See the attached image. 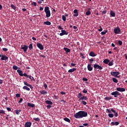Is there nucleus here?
Returning a JSON list of instances; mask_svg holds the SVG:
<instances>
[{
    "instance_id": "nucleus-50",
    "label": "nucleus",
    "mask_w": 127,
    "mask_h": 127,
    "mask_svg": "<svg viewBox=\"0 0 127 127\" xmlns=\"http://www.w3.org/2000/svg\"><path fill=\"white\" fill-rule=\"evenodd\" d=\"M108 65L109 66H113V65H114V63H113L112 62H109Z\"/></svg>"
},
{
    "instance_id": "nucleus-15",
    "label": "nucleus",
    "mask_w": 127,
    "mask_h": 127,
    "mask_svg": "<svg viewBox=\"0 0 127 127\" xmlns=\"http://www.w3.org/2000/svg\"><path fill=\"white\" fill-rule=\"evenodd\" d=\"M87 69L88 71H93V67H92V64H91L87 65Z\"/></svg>"
},
{
    "instance_id": "nucleus-12",
    "label": "nucleus",
    "mask_w": 127,
    "mask_h": 127,
    "mask_svg": "<svg viewBox=\"0 0 127 127\" xmlns=\"http://www.w3.org/2000/svg\"><path fill=\"white\" fill-rule=\"evenodd\" d=\"M116 90L118 92H126V89L124 88L118 87Z\"/></svg>"
},
{
    "instance_id": "nucleus-53",
    "label": "nucleus",
    "mask_w": 127,
    "mask_h": 127,
    "mask_svg": "<svg viewBox=\"0 0 127 127\" xmlns=\"http://www.w3.org/2000/svg\"><path fill=\"white\" fill-rule=\"evenodd\" d=\"M107 13V10H105L102 12V14H106Z\"/></svg>"
},
{
    "instance_id": "nucleus-9",
    "label": "nucleus",
    "mask_w": 127,
    "mask_h": 127,
    "mask_svg": "<svg viewBox=\"0 0 127 127\" xmlns=\"http://www.w3.org/2000/svg\"><path fill=\"white\" fill-rule=\"evenodd\" d=\"M93 67L94 69H99V70H102L103 69V67L98 64H94Z\"/></svg>"
},
{
    "instance_id": "nucleus-17",
    "label": "nucleus",
    "mask_w": 127,
    "mask_h": 127,
    "mask_svg": "<svg viewBox=\"0 0 127 127\" xmlns=\"http://www.w3.org/2000/svg\"><path fill=\"white\" fill-rule=\"evenodd\" d=\"M28 107H30V108H34L35 107V104H31L29 102L27 103Z\"/></svg>"
},
{
    "instance_id": "nucleus-5",
    "label": "nucleus",
    "mask_w": 127,
    "mask_h": 127,
    "mask_svg": "<svg viewBox=\"0 0 127 127\" xmlns=\"http://www.w3.org/2000/svg\"><path fill=\"white\" fill-rule=\"evenodd\" d=\"M80 113L81 115V119H82V118L88 117V113H87V112L80 111Z\"/></svg>"
},
{
    "instance_id": "nucleus-16",
    "label": "nucleus",
    "mask_w": 127,
    "mask_h": 127,
    "mask_svg": "<svg viewBox=\"0 0 127 127\" xmlns=\"http://www.w3.org/2000/svg\"><path fill=\"white\" fill-rule=\"evenodd\" d=\"M84 100L86 101V100H88V98H87L86 96H82L80 99H79L78 101L79 102H81V101Z\"/></svg>"
},
{
    "instance_id": "nucleus-59",
    "label": "nucleus",
    "mask_w": 127,
    "mask_h": 127,
    "mask_svg": "<svg viewBox=\"0 0 127 127\" xmlns=\"http://www.w3.org/2000/svg\"><path fill=\"white\" fill-rule=\"evenodd\" d=\"M58 29H59L60 30H63V28H62V27H61V26H59V27L58 28Z\"/></svg>"
},
{
    "instance_id": "nucleus-8",
    "label": "nucleus",
    "mask_w": 127,
    "mask_h": 127,
    "mask_svg": "<svg viewBox=\"0 0 127 127\" xmlns=\"http://www.w3.org/2000/svg\"><path fill=\"white\" fill-rule=\"evenodd\" d=\"M121 32V28L119 26H117L116 28L114 29V33L115 34H120Z\"/></svg>"
},
{
    "instance_id": "nucleus-57",
    "label": "nucleus",
    "mask_w": 127,
    "mask_h": 127,
    "mask_svg": "<svg viewBox=\"0 0 127 127\" xmlns=\"http://www.w3.org/2000/svg\"><path fill=\"white\" fill-rule=\"evenodd\" d=\"M22 101H23V99L20 98V100H19V102H18V103H19V104H20V103H22Z\"/></svg>"
},
{
    "instance_id": "nucleus-36",
    "label": "nucleus",
    "mask_w": 127,
    "mask_h": 127,
    "mask_svg": "<svg viewBox=\"0 0 127 127\" xmlns=\"http://www.w3.org/2000/svg\"><path fill=\"white\" fill-rule=\"evenodd\" d=\"M29 49L30 50H31V49H33V47L32 46V44H30L29 46Z\"/></svg>"
},
{
    "instance_id": "nucleus-22",
    "label": "nucleus",
    "mask_w": 127,
    "mask_h": 127,
    "mask_svg": "<svg viewBox=\"0 0 127 127\" xmlns=\"http://www.w3.org/2000/svg\"><path fill=\"white\" fill-rule=\"evenodd\" d=\"M89 56H91V57H95L96 56V54L95 53H94L93 52H91L89 53Z\"/></svg>"
},
{
    "instance_id": "nucleus-13",
    "label": "nucleus",
    "mask_w": 127,
    "mask_h": 127,
    "mask_svg": "<svg viewBox=\"0 0 127 127\" xmlns=\"http://www.w3.org/2000/svg\"><path fill=\"white\" fill-rule=\"evenodd\" d=\"M21 49L24 51V52H26L27 51V49H28V46L26 45H24L23 47L21 48Z\"/></svg>"
},
{
    "instance_id": "nucleus-62",
    "label": "nucleus",
    "mask_w": 127,
    "mask_h": 127,
    "mask_svg": "<svg viewBox=\"0 0 127 127\" xmlns=\"http://www.w3.org/2000/svg\"><path fill=\"white\" fill-rule=\"evenodd\" d=\"M90 103L91 104H95V101H94L93 100H90Z\"/></svg>"
},
{
    "instance_id": "nucleus-58",
    "label": "nucleus",
    "mask_w": 127,
    "mask_h": 127,
    "mask_svg": "<svg viewBox=\"0 0 127 127\" xmlns=\"http://www.w3.org/2000/svg\"><path fill=\"white\" fill-rule=\"evenodd\" d=\"M7 50H8V49H7V48H3V51H5V52H6V51H7Z\"/></svg>"
},
{
    "instance_id": "nucleus-7",
    "label": "nucleus",
    "mask_w": 127,
    "mask_h": 127,
    "mask_svg": "<svg viewBox=\"0 0 127 127\" xmlns=\"http://www.w3.org/2000/svg\"><path fill=\"white\" fill-rule=\"evenodd\" d=\"M110 74L111 75H112V76H114V77H116V78H118V75H120V72L119 71L111 72Z\"/></svg>"
},
{
    "instance_id": "nucleus-32",
    "label": "nucleus",
    "mask_w": 127,
    "mask_h": 127,
    "mask_svg": "<svg viewBox=\"0 0 127 127\" xmlns=\"http://www.w3.org/2000/svg\"><path fill=\"white\" fill-rule=\"evenodd\" d=\"M20 112H21V110H15V113L16 114V115H19V113H20Z\"/></svg>"
},
{
    "instance_id": "nucleus-23",
    "label": "nucleus",
    "mask_w": 127,
    "mask_h": 127,
    "mask_svg": "<svg viewBox=\"0 0 127 127\" xmlns=\"http://www.w3.org/2000/svg\"><path fill=\"white\" fill-rule=\"evenodd\" d=\"M46 104L47 105H53V103L52 101H49V100H46L45 101Z\"/></svg>"
},
{
    "instance_id": "nucleus-25",
    "label": "nucleus",
    "mask_w": 127,
    "mask_h": 127,
    "mask_svg": "<svg viewBox=\"0 0 127 127\" xmlns=\"http://www.w3.org/2000/svg\"><path fill=\"white\" fill-rule=\"evenodd\" d=\"M110 62V60L106 59L103 61V63H105V64H109Z\"/></svg>"
},
{
    "instance_id": "nucleus-63",
    "label": "nucleus",
    "mask_w": 127,
    "mask_h": 127,
    "mask_svg": "<svg viewBox=\"0 0 127 127\" xmlns=\"http://www.w3.org/2000/svg\"><path fill=\"white\" fill-rule=\"evenodd\" d=\"M47 109H51V106L50 105H48L47 106Z\"/></svg>"
},
{
    "instance_id": "nucleus-42",
    "label": "nucleus",
    "mask_w": 127,
    "mask_h": 127,
    "mask_svg": "<svg viewBox=\"0 0 127 127\" xmlns=\"http://www.w3.org/2000/svg\"><path fill=\"white\" fill-rule=\"evenodd\" d=\"M112 97H106L105 98V100H112Z\"/></svg>"
},
{
    "instance_id": "nucleus-37",
    "label": "nucleus",
    "mask_w": 127,
    "mask_h": 127,
    "mask_svg": "<svg viewBox=\"0 0 127 127\" xmlns=\"http://www.w3.org/2000/svg\"><path fill=\"white\" fill-rule=\"evenodd\" d=\"M62 19L64 20V21H66V16L65 15H62Z\"/></svg>"
},
{
    "instance_id": "nucleus-33",
    "label": "nucleus",
    "mask_w": 127,
    "mask_h": 127,
    "mask_svg": "<svg viewBox=\"0 0 127 127\" xmlns=\"http://www.w3.org/2000/svg\"><path fill=\"white\" fill-rule=\"evenodd\" d=\"M0 114H2V115H5V111H4V110H0Z\"/></svg>"
},
{
    "instance_id": "nucleus-19",
    "label": "nucleus",
    "mask_w": 127,
    "mask_h": 127,
    "mask_svg": "<svg viewBox=\"0 0 127 127\" xmlns=\"http://www.w3.org/2000/svg\"><path fill=\"white\" fill-rule=\"evenodd\" d=\"M64 50L66 53H70L71 52V50L68 49L67 48H64Z\"/></svg>"
},
{
    "instance_id": "nucleus-31",
    "label": "nucleus",
    "mask_w": 127,
    "mask_h": 127,
    "mask_svg": "<svg viewBox=\"0 0 127 127\" xmlns=\"http://www.w3.org/2000/svg\"><path fill=\"white\" fill-rule=\"evenodd\" d=\"M10 6H11V8H12L13 9H14V10H15V9H16V6H14V5H13V4H11Z\"/></svg>"
},
{
    "instance_id": "nucleus-24",
    "label": "nucleus",
    "mask_w": 127,
    "mask_h": 127,
    "mask_svg": "<svg viewBox=\"0 0 127 127\" xmlns=\"http://www.w3.org/2000/svg\"><path fill=\"white\" fill-rule=\"evenodd\" d=\"M74 13H75V14L74 15V16L77 17L78 16V10L77 9H74L73 11Z\"/></svg>"
},
{
    "instance_id": "nucleus-39",
    "label": "nucleus",
    "mask_w": 127,
    "mask_h": 127,
    "mask_svg": "<svg viewBox=\"0 0 127 127\" xmlns=\"http://www.w3.org/2000/svg\"><path fill=\"white\" fill-rule=\"evenodd\" d=\"M24 85H25V86H26L27 87H29V86H30V84L28 83L27 82L24 81Z\"/></svg>"
},
{
    "instance_id": "nucleus-40",
    "label": "nucleus",
    "mask_w": 127,
    "mask_h": 127,
    "mask_svg": "<svg viewBox=\"0 0 127 127\" xmlns=\"http://www.w3.org/2000/svg\"><path fill=\"white\" fill-rule=\"evenodd\" d=\"M82 97H83V95L81 94V93H79L77 97L78 98V99H80V98H82Z\"/></svg>"
},
{
    "instance_id": "nucleus-14",
    "label": "nucleus",
    "mask_w": 127,
    "mask_h": 127,
    "mask_svg": "<svg viewBox=\"0 0 127 127\" xmlns=\"http://www.w3.org/2000/svg\"><path fill=\"white\" fill-rule=\"evenodd\" d=\"M32 125L31 122H27L25 124L24 127H31Z\"/></svg>"
},
{
    "instance_id": "nucleus-43",
    "label": "nucleus",
    "mask_w": 127,
    "mask_h": 127,
    "mask_svg": "<svg viewBox=\"0 0 127 127\" xmlns=\"http://www.w3.org/2000/svg\"><path fill=\"white\" fill-rule=\"evenodd\" d=\"M12 68L14 70H17V69L18 68V67L16 65H13Z\"/></svg>"
},
{
    "instance_id": "nucleus-51",
    "label": "nucleus",
    "mask_w": 127,
    "mask_h": 127,
    "mask_svg": "<svg viewBox=\"0 0 127 127\" xmlns=\"http://www.w3.org/2000/svg\"><path fill=\"white\" fill-rule=\"evenodd\" d=\"M16 98H20V94H16L15 95Z\"/></svg>"
},
{
    "instance_id": "nucleus-6",
    "label": "nucleus",
    "mask_w": 127,
    "mask_h": 127,
    "mask_svg": "<svg viewBox=\"0 0 127 127\" xmlns=\"http://www.w3.org/2000/svg\"><path fill=\"white\" fill-rule=\"evenodd\" d=\"M112 96H114L115 98H117L118 96H121V93L119 92L118 91H116L111 93Z\"/></svg>"
},
{
    "instance_id": "nucleus-29",
    "label": "nucleus",
    "mask_w": 127,
    "mask_h": 127,
    "mask_svg": "<svg viewBox=\"0 0 127 127\" xmlns=\"http://www.w3.org/2000/svg\"><path fill=\"white\" fill-rule=\"evenodd\" d=\"M44 24H46V25H51V22L49 21H46L44 22Z\"/></svg>"
},
{
    "instance_id": "nucleus-10",
    "label": "nucleus",
    "mask_w": 127,
    "mask_h": 127,
    "mask_svg": "<svg viewBox=\"0 0 127 127\" xmlns=\"http://www.w3.org/2000/svg\"><path fill=\"white\" fill-rule=\"evenodd\" d=\"M62 33H60V36H63V35H68V32L64 30H61Z\"/></svg>"
},
{
    "instance_id": "nucleus-11",
    "label": "nucleus",
    "mask_w": 127,
    "mask_h": 127,
    "mask_svg": "<svg viewBox=\"0 0 127 127\" xmlns=\"http://www.w3.org/2000/svg\"><path fill=\"white\" fill-rule=\"evenodd\" d=\"M37 46L38 48H39V49L40 50H43V49H44V46H43V45H42V44L37 43Z\"/></svg>"
},
{
    "instance_id": "nucleus-30",
    "label": "nucleus",
    "mask_w": 127,
    "mask_h": 127,
    "mask_svg": "<svg viewBox=\"0 0 127 127\" xmlns=\"http://www.w3.org/2000/svg\"><path fill=\"white\" fill-rule=\"evenodd\" d=\"M112 81L114 82V83H118V79H117V78H115V77H113L112 78Z\"/></svg>"
},
{
    "instance_id": "nucleus-47",
    "label": "nucleus",
    "mask_w": 127,
    "mask_h": 127,
    "mask_svg": "<svg viewBox=\"0 0 127 127\" xmlns=\"http://www.w3.org/2000/svg\"><path fill=\"white\" fill-rule=\"evenodd\" d=\"M32 5H34V6H36V5H37V3H36V2H33L32 3Z\"/></svg>"
},
{
    "instance_id": "nucleus-27",
    "label": "nucleus",
    "mask_w": 127,
    "mask_h": 127,
    "mask_svg": "<svg viewBox=\"0 0 127 127\" xmlns=\"http://www.w3.org/2000/svg\"><path fill=\"white\" fill-rule=\"evenodd\" d=\"M40 92L41 95H46L47 94V92L45 90H41Z\"/></svg>"
},
{
    "instance_id": "nucleus-56",
    "label": "nucleus",
    "mask_w": 127,
    "mask_h": 127,
    "mask_svg": "<svg viewBox=\"0 0 127 127\" xmlns=\"http://www.w3.org/2000/svg\"><path fill=\"white\" fill-rule=\"evenodd\" d=\"M114 116H115V117H116V118H117V117H118V116H119V114H118V113L115 112V113H114Z\"/></svg>"
},
{
    "instance_id": "nucleus-61",
    "label": "nucleus",
    "mask_w": 127,
    "mask_h": 127,
    "mask_svg": "<svg viewBox=\"0 0 127 127\" xmlns=\"http://www.w3.org/2000/svg\"><path fill=\"white\" fill-rule=\"evenodd\" d=\"M93 61H94V59H93V58L89 60L90 63H92Z\"/></svg>"
},
{
    "instance_id": "nucleus-46",
    "label": "nucleus",
    "mask_w": 127,
    "mask_h": 127,
    "mask_svg": "<svg viewBox=\"0 0 127 127\" xmlns=\"http://www.w3.org/2000/svg\"><path fill=\"white\" fill-rule=\"evenodd\" d=\"M108 116L109 117V118H114V114H108Z\"/></svg>"
},
{
    "instance_id": "nucleus-60",
    "label": "nucleus",
    "mask_w": 127,
    "mask_h": 127,
    "mask_svg": "<svg viewBox=\"0 0 127 127\" xmlns=\"http://www.w3.org/2000/svg\"><path fill=\"white\" fill-rule=\"evenodd\" d=\"M70 65H71L72 67H74V66H76V64L73 63H71Z\"/></svg>"
},
{
    "instance_id": "nucleus-54",
    "label": "nucleus",
    "mask_w": 127,
    "mask_h": 127,
    "mask_svg": "<svg viewBox=\"0 0 127 127\" xmlns=\"http://www.w3.org/2000/svg\"><path fill=\"white\" fill-rule=\"evenodd\" d=\"M43 86L44 87L45 89H47V84L46 83H44Z\"/></svg>"
},
{
    "instance_id": "nucleus-2",
    "label": "nucleus",
    "mask_w": 127,
    "mask_h": 127,
    "mask_svg": "<svg viewBox=\"0 0 127 127\" xmlns=\"http://www.w3.org/2000/svg\"><path fill=\"white\" fill-rule=\"evenodd\" d=\"M17 72L18 74H19V76H21V77H22V76L26 77V78H28V77H29V75H27V74H26V73H24L23 74L22 73V71L21 70H17Z\"/></svg>"
},
{
    "instance_id": "nucleus-1",
    "label": "nucleus",
    "mask_w": 127,
    "mask_h": 127,
    "mask_svg": "<svg viewBox=\"0 0 127 127\" xmlns=\"http://www.w3.org/2000/svg\"><path fill=\"white\" fill-rule=\"evenodd\" d=\"M44 11L46 13V16L47 18H48L50 16H51V13L50 12V9H49V7L46 6L45 7Z\"/></svg>"
},
{
    "instance_id": "nucleus-55",
    "label": "nucleus",
    "mask_w": 127,
    "mask_h": 127,
    "mask_svg": "<svg viewBox=\"0 0 127 127\" xmlns=\"http://www.w3.org/2000/svg\"><path fill=\"white\" fill-rule=\"evenodd\" d=\"M6 109H7V110L8 111V112H11V109H10V108L7 107Z\"/></svg>"
},
{
    "instance_id": "nucleus-52",
    "label": "nucleus",
    "mask_w": 127,
    "mask_h": 127,
    "mask_svg": "<svg viewBox=\"0 0 127 127\" xmlns=\"http://www.w3.org/2000/svg\"><path fill=\"white\" fill-rule=\"evenodd\" d=\"M99 28H100V29H98V31H100V32L103 31V28H102V26H100Z\"/></svg>"
},
{
    "instance_id": "nucleus-28",
    "label": "nucleus",
    "mask_w": 127,
    "mask_h": 127,
    "mask_svg": "<svg viewBox=\"0 0 127 127\" xmlns=\"http://www.w3.org/2000/svg\"><path fill=\"white\" fill-rule=\"evenodd\" d=\"M64 120L65 122H67V123H71V120H70V119H69V118L65 117V118H64Z\"/></svg>"
},
{
    "instance_id": "nucleus-49",
    "label": "nucleus",
    "mask_w": 127,
    "mask_h": 127,
    "mask_svg": "<svg viewBox=\"0 0 127 127\" xmlns=\"http://www.w3.org/2000/svg\"><path fill=\"white\" fill-rule=\"evenodd\" d=\"M118 44L119 45H123V42L121 40H118Z\"/></svg>"
},
{
    "instance_id": "nucleus-38",
    "label": "nucleus",
    "mask_w": 127,
    "mask_h": 127,
    "mask_svg": "<svg viewBox=\"0 0 127 127\" xmlns=\"http://www.w3.org/2000/svg\"><path fill=\"white\" fill-rule=\"evenodd\" d=\"M34 121H35L36 122H39L40 121V119L39 118H33Z\"/></svg>"
},
{
    "instance_id": "nucleus-3",
    "label": "nucleus",
    "mask_w": 127,
    "mask_h": 127,
    "mask_svg": "<svg viewBox=\"0 0 127 127\" xmlns=\"http://www.w3.org/2000/svg\"><path fill=\"white\" fill-rule=\"evenodd\" d=\"M73 117L74 118H75V119H82L81 115V111L74 114L73 115Z\"/></svg>"
},
{
    "instance_id": "nucleus-26",
    "label": "nucleus",
    "mask_w": 127,
    "mask_h": 127,
    "mask_svg": "<svg viewBox=\"0 0 127 127\" xmlns=\"http://www.w3.org/2000/svg\"><path fill=\"white\" fill-rule=\"evenodd\" d=\"M23 89L26 90V91H30V88H29L28 87H27L26 86H24L23 87Z\"/></svg>"
},
{
    "instance_id": "nucleus-44",
    "label": "nucleus",
    "mask_w": 127,
    "mask_h": 127,
    "mask_svg": "<svg viewBox=\"0 0 127 127\" xmlns=\"http://www.w3.org/2000/svg\"><path fill=\"white\" fill-rule=\"evenodd\" d=\"M81 103L83 105H84V106H86V105H87V102L84 100L81 101Z\"/></svg>"
},
{
    "instance_id": "nucleus-35",
    "label": "nucleus",
    "mask_w": 127,
    "mask_h": 127,
    "mask_svg": "<svg viewBox=\"0 0 127 127\" xmlns=\"http://www.w3.org/2000/svg\"><path fill=\"white\" fill-rule=\"evenodd\" d=\"M82 93L84 94H87V93H88V89H84L82 91Z\"/></svg>"
},
{
    "instance_id": "nucleus-41",
    "label": "nucleus",
    "mask_w": 127,
    "mask_h": 127,
    "mask_svg": "<svg viewBox=\"0 0 127 127\" xmlns=\"http://www.w3.org/2000/svg\"><path fill=\"white\" fill-rule=\"evenodd\" d=\"M107 32H108V30H105V32L103 31V32H101V35H105V34H106V33H107Z\"/></svg>"
},
{
    "instance_id": "nucleus-20",
    "label": "nucleus",
    "mask_w": 127,
    "mask_h": 127,
    "mask_svg": "<svg viewBox=\"0 0 127 127\" xmlns=\"http://www.w3.org/2000/svg\"><path fill=\"white\" fill-rule=\"evenodd\" d=\"M111 125L112 126H119V125H120V123L119 122H112Z\"/></svg>"
},
{
    "instance_id": "nucleus-21",
    "label": "nucleus",
    "mask_w": 127,
    "mask_h": 127,
    "mask_svg": "<svg viewBox=\"0 0 127 127\" xmlns=\"http://www.w3.org/2000/svg\"><path fill=\"white\" fill-rule=\"evenodd\" d=\"M110 15L113 17H115L116 16V13H115L113 10L110 11Z\"/></svg>"
},
{
    "instance_id": "nucleus-34",
    "label": "nucleus",
    "mask_w": 127,
    "mask_h": 127,
    "mask_svg": "<svg viewBox=\"0 0 127 127\" xmlns=\"http://www.w3.org/2000/svg\"><path fill=\"white\" fill-rule=\"evenodd\" d=\"M28 78H29L30 80H33V81H35V79L33 76H31V75H29Z\"/></svg>"
},
{
    "instance_id": "nucleus-4",
    "label": "nucleus",
    "mask_w": 127,
    "mask_h": 127,
    "mask_svg": "<svg viewBox=\"0 0 127 127\" xmlns=\"http://www.w3.org/2000/svg\"><path fill=\"white\" fill-rule=\"evenodd\" d=\"M0 60L1 61H6V62H7V61H8V57L5 56V55H1Z\"/></svg>"
},
{
    "instance_id": "nucleus-45",
    "label": "nucleus",
    "mask_w": 127,
    "mask_h": 127,
    "mask_svg": "<svg viewBox=\"0 0 127 127\" xmlns=\"http://www.w3.org/2000/svg\"><path fill=\"white\" fill-rule=\"evenodd\" d=\"M90 14H91V11H90L89 10L86 11V15H90Z\"/></svg>"
},
{
    "instance_id": "nucleus-64",
    "label": "nucleus",
    "mask_w": 127,
    "mask_h": 127,
    "mask_svg": "<svg viewBox=\"0 0 127 127\" xmlns=\"http://www.w3.org/2000/svg\"><path fill=\"white\" fill-rule=\"evenodd\" d=\"M82 80L83 81H88V79L86 78H83Z\"/></svg>"
},
{
    "instance_id": "nucleus-18",
    "label": "nucleus",
    "mask_w": 127,
    "mask_h": 127,
    "mask_svg": "<svg viewBox=\"0 0 127 127\" xmlns=\"http://www.w3.org/2000/svg\"><path fill=\"white\" fill-rule=\"evenodd\" d=\"M77 70V68H73L72 69H69L68 70V73H73V72H75Z\"/></svg>"
},
{
    "instance_id": "nucleus-48",
    "label": "nucleus",
    "mask_w": 127,
    "mask_h": 127,
    "mask_svg": "<svg viewBox=\"0 0 127 127\" xmlns=\"http://www.w3.org/2000/svg\"><path fill=\"white\" fill-rule=\"evenodd\" d=\"M42 1H44V0H39L38 1V3L41 4V3H42Z\"/></svg>"
}]
</instances>
